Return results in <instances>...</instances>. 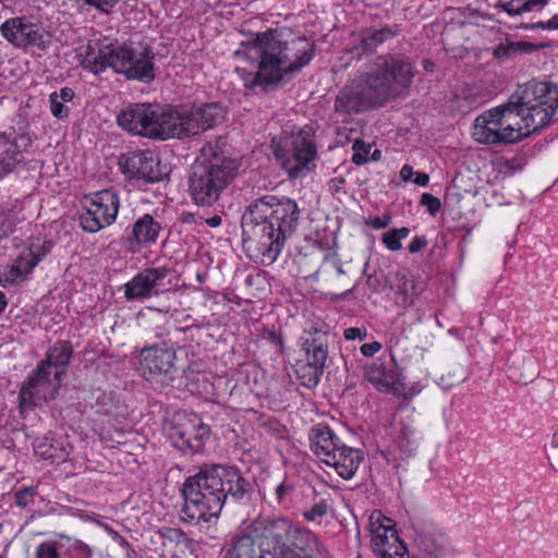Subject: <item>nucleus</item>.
I'll return each instance as SVG.
<instances>
[{
  "label": "nucleus",
  "mask_w": 558,
  "mask_h": 558,
  "mask_svg": "<svg viewBox=\"0 0 558 558\" xmlns=\"http://www.w3.org/2000/svg\"><path fill=\"white\" fill-rule=\"evenodd\" d=\"M558 108L557 86L531 81L510 96L506 104L484 111L473 125V137L487 145L512 144L546 126Z\"/></svg>",
  "instance_id": "f257e3e1"
},
{
  "label": "nucleus",
  "mask_w": 558,
  "mask_h": 558,
  "mask_svg": "<svg viewBox=\"0 0 558 558\" xmlns=\"http://www.w3.org/2000/svg\"><path fill=\"white\" fill-rule=\"evenodd\" d=\"M222 120L223 109L216 102L181 107L134 104L117 117L118 125L124 131L153 140L196 136Z\"/></svg>",
  "instance_id": "f03ea898"
},
{
  "label": "nucleus",
  "mask_w": 558,
  "mask_h": 558,
  "mask_svg": "<svg viewBox=\"0 0 558 558\" xmlns=\"http://www.w3.org/2000/svg\"><path fill=\"white\" fill-rule=\"evenodd\" d=\"M229 558H328L318 537L278 517H258L233 539Z\"/></svg>",
  "instance_id": "7ed1b4c3"
},
{
  "label": "nucleus",
  "mask_w": 558,
  "mask_h": 558,
  "mask_svg": "<svg viewBox=\"0 0 558 558\" xmlns=\"http://www.w3.org/2000/svg\"><path fill=\"white\" fill-rule=\"evenodd\" d=\"M415 76L413 62L403 56L385 54L367 64L364 72L339 92L335 110L356 113L379 108L408 94Z\"/></svg>",
  "instance_id": "20e7f679"
},
{
  "label": "nucleus",
  "mask_w": 558,
  "mask_h": 558,
  "mask_svg": "<svg viewBox=\"0 0 558 558\" xmlns=\"http://www.w3.org/2000/svg\"><path fill=\"white\" fill-rule=\"evenodd\" d=\"M314 44L281 31H269L254 40L242 43L234 56L251 64L254 72L251 85H270L284 75L299 72L311 62Z\"/></svg>",
  "instance_id": "39448f33"
},
{
  "label": "nucleus",
  "mask_w": 558,
  "mask_h": 558,
  "mask_svg": "<svg viewBox=\"0 0 558 558\" xmlns=\"http://www.w3.org/2000/svg\"><path fill=\"white\" fill-rule=\"evenodd\" d=\"M300 209L294 199L265 195L255 199L242 216L243 242L263 264L279 256L287 235L298 226Z\"/></svg>",
  "instance_id": "423d86ee"
},
{
  "label": "nucleus",
  "mask_w": 558,
  "mask_h": 558,
  "mask_svg": "<svg viewBox=\"0 0 558 558\" xmlns=\"http://www.w3.org/2000/svg\"><path fill=\"white\" fill-rule=\"evenodd\" d=\"M246 493L247 482L235 468L204 464L183 483L181 518L185 522H208L219 517L228 500L239 501Z\"/></svg>",
  "instance_id": "0eeeda50"
},
{
  "label": "nucleus",
  "mask_w": 558,
  "mask_h": 558,
  "mask_svg": "<svg viewBox=\"0 0 558 558\" xmlns=\"http://www.w3.org/2000/svg\"><path fill=\"white\" fill-rule=\"evenodd\" d=\"M238 163L222 154L203 153L191 167L189 191L192 199L210 206L235 177Z\"/></svg>",
  "instance_id": "6e6552de"
},
{
  "label": "nucleus",
  "mask_w": 558,
  "mask_h": 558,
  "mask_svg": "<svg viewBox=\"0 0 558 558\" xmlns=\"http://www.w3.org/2000/svg\"><path fill=\"white\" fill-rule=\"evenodd\" d=\"M88 50H92L90 46H88ZM151 59L153 57L148 58L145 53H137L126 44H107L99 46L97 52L87 51L82 65L94 74H99L111 68L128 78L149 83L155 78Z\"/></svg>",
  "instance_id": "1a4fd4ad"
},
{
  "label": "nucleus",
  "mask_w": 558,
  "mask_h": 558,
  "mask_svg": "<svg viewBox=\"0 0 558 558\" xmlns=\"http://www.w3.org/2000/svg\"><path fill=\"white\" fill-rule=\"evenodd\" d=\"M308 440L312 452L322 462L333 468L342 478H352L362 461L359 450L343 444L325 424L314 425L310 430Z\"/></svg>",
  "instance_id": "9d476101"
},
{
  "label": "nucleus",
  "mask_w": 558,
  "mask_h": 558,
  "mask_svg": "<svg viewBox=\"0 0 558 558\" xmlns=\"http://www.w3.org/2000/svg\"><path fill=\"white\" fill-rule=\"evenodd\" d=\"M271 147L277 161L292 180L306 177L315 168L317 148L311 128L274 138Z\"/></svg>",
  "instance_id": "9b49d317"
},
{
  "label": "nucleus",
  "mask_w": 558,
  "mask_h": 558,
  "mask_svg": "<svg viewBox=\"0 0 558 558\" xmlns=\"http://www.w3.org/2000/svg\"><path fill=\"white\" fill-rule=\"evenodd\" d=\"M120 207L118 194L112 190H102L86 196L80 223L84 231L96 233L116 221Z\"/></svg>",
  "instance_id": "f8f14e48"
},
{
  "label": "nucleus",
  "mask_w": 558,
  "mask_h": 558,
  "mask_svg": "<svg viewBox=\"0 0 558 558\" xmlns=\"http://www.w3.org/2000/svg\"><path fill=\"white\" fill-rule=\"evenodd\" d=\"M140 372L146 380L169 381L174 378L175 351L167 343L145 347L140 351Z\"/></svg>",
  "instance_id": "ddd939ff"
},
{
  "label": "nucleus",
  "mask_w": 558,
  "mask_h": 558,
  "mask_svg": "<svg viewBox=\"0 0 558 558\" xmlns=\"http://www.w3.org/2000/svg\"><path fill=\"white\" fill-rule=\"evenodd\" d=\"M369 521L372 547L379 558H409L407 546L399 538L390 518L377 511L372 513Z\"/></svg>",
  "instance_id": "4468645a"
},
{
  "label": "nucleus",
  "mask_w": 558,
  "mask_h": 558,
  "mask_svg": "<svg viewBox=\"0 0 558 558\" xmlns=\"http://www.w3.org/2000/svg\"><path fill=\"white\" fill-rule=\"evenodd\" d=\"M170 269L167 267H148L136 274L124 286V298L130 301H144L157 296L170 289L167 280Z\"/></svg>",
  "instance_id": "2eb2a0df"
},
{
  "label": "nucleus",
  "mask_w": 558,
  "mask_h": 558,
  "mask_svg": "<svg viewBox=\"0 0 558 558\" xmlns=\"http://www.w3.org/2000/svg\"><path fill=\"white\" fill-rule=\"evenodd\" d=\"M209 429L196 414L178 413L170 426L169 437L180 449L194 452L202 450Z\"/></svg>",
  "instance_id": "dca6fc26"
},
{
  "label": "nucleus",
  "mask_w": 558,
  "mask_h": 558,
  "mask_svg": "<svg viewBox=\"0 0 558 558\" xmlns=\"http://www.w3.org/2000/svg\"><path fill=\"white\" fill-rule=\"evenodd\" d=\"M33 142V136L25 131L10 129L0 132V180L25 163L24 154L32 147Z\"/></svg>",
  "instance_id": "f3484780"
},
{
  "label": "nucleus",
  "mask_w": 558,
  "mask_h": 558,
  "mask_svg": "<svg viewBox=\"0 0 558 558\" xmlns=\"http://www.w3.org/2000/svg\"><path fill=\"white\" fill-rule=\"evenodd\" d=\"M63 376V371H56L53 376L56 384L52 386L50 373L38 366L36 372L21 387L19 395L20 408L22 410L34 408L53 398Z\"/></svg>",
  "instance_id": "a211bd4d"
},
{
  "label": "nucleus",
  "mask_w": 558,
  "mask_h": 558,
  "mask_svg": "<svg viewBox=\"0 0 558 558\" xmlns=\"http://www.w3.org/2000/svg\"><path fill=\"white\" fill-rule=\"evenodd\" d=\"M0 32L16 48L37 47L44 49L46 47L41 27L26 17H12L4 21L0 26Z\"/></svg>",
  "instance_id": "6ab92c4d"
},
{
  "label": "nucleus",
  "mask_w": 558,
  "mask_h": 558,
  "mask_svg": "<svg viewBox=\"0 0 558 558\" xmlns=\"http://www.w3.org/2000/svg\"><path fill=\"white\" fill-rule=\"evenodd\" d=\"M302 348L306 353V363L300 365L296 373L303 380V385L307 387L316 386L320 380L327 361V345L317 339H305Z\"/></svg>",
  "instance_id": "aec40b11"
},
{
  "label": "nucleus",
  "mask_w": 558,
  "mask_h": 558,
  "mask_svg": "<svg viewBox=\"0 0 558 558\" xmlns=\"http://www.w3.org/2000/svg\"><path fill=\"white\" fill-rule=\"evenodd\" d=\"M123 172L130 173L131 177L143 179L147 182H157L161 178L158 169L159 161L156 155L150 150L134 151L120 162Z\"/></svg>",
  "instance_id": "412c9836"
},
{
  "label": "nucleus",
  "mask_w": 558,
  "mask_h": 558,
  "mask_svg": "<svg viewBox=\"0 0 558 558\" xmlns=\"http://www.w3.org/2000/svg\"><path fill=\"white\" fill-rule=\"evenodd\" d=\"M364 375L381 392L393 396H401L403 393V384L400 381V376L393 367H387L381 362H373L365 367Z\"/></svg>",
  "instance_id": "4be33fe9"
},
{
  "label": "nucleus",
  "mask_w": 558,
  "mask_h": 558,
  "mask_svg": "<svg viewBox=\"0 0 558 558\" xmlns=\"http://www.w3.org/2000/svg\"><path fill=\"white\" fill-rule=\"evenodd\" d=\"M391 288L397 294V302L403 307H409L423 292L424 283L418 281L409 270L401 269L393 275Z\"/></svg>",
  "instance_id": "5701e85b"
},
{
  "label": "nucleus",
  "mask_w": 558,
  "mask_h": 558,
  "mask_svg": "<svg viewBox=\"0 0 558 558\" xmlns=\"http://www.w3.org/2000/svg\"><path fill=\"white\" fill-rule=\"evenodd\" d=\"M160 231L161 226L153 216L143 215L134 222L131 233L125 236V243L130 246L153 245L157 242Z\"/></svg>",
  "instance_id": "b1692460"
},
{
  "label": "nucleus",
  "mask_w": 558,
  "mask_h": 558,
  "mask_svg": "<svg viewBox=\"0 0 558 558\" xmlns=\"http://www.w3.org/2000/svg\"><path fill=\"white\" fill-rule=\"evenodd\" d=\"M27 225V218L21 205L0 207V240L22 231Z\"/></svg>",
  "instance_id": "393cba45"
},
{
  "label": "nucleus",
  "mask_w": 558,
  "mask_h": 558,
  "mask_svg": "<svg viewBox=\"0 0 558 558\" xmlns=\"http://www.w3.org/2000/svg\"><path fill=\"white\" fill-rule=\"evenodd\" d=\"M73 353V348L68 341H59L47 352L46 359L38 365L51 374V367L63 371L68 366Z\"/></svg>",
  "instance_id": "a878e982"
},
{
  "label": "nucleus",
  "mask_w": 558,
  "mask_h": 558,
  "mask_svg": "<svg viewBox=\"0 0 558 558\" xmlns=\"http://www.w3.org/2000/svg\"><path fill=\"white\" fill-rule=\"evenodd\" d=\"M537 374L533 356L514 357L509 366V378L518 384L527 385L537 377Z\"/></svg>",
  "instance_id": "bb28decb"
},
{
  "label": "nucleus",
  "mask_w": 558,
  "mask_h": 558,
  "mask_svg": "<svg viewBox=\"0 0 558 558\" xmlns=\"http://www.w3.org/2000/svg\"><path fill=\"white\" fill-rule=\"evenodd\" d=\"M40 259L41 256L35 253L32 248L22 252L10 267L7 275V280L11 282L24 280Z\"/></svg>",
  "instance_id": "cd10ccee"
},
{
  "label": "nucleus",
  "mask_w": 558,
  "mask_h": 558,
  "mask_svg": "<svg viewBox=\"0 0 558 558\" xmlns=\"http://www.w3.org/2000/svg\"><path fill=\"white\" fill-rule=\"evenodd\" d=\"M548 3V0H499L496 9H500L509 15H520L525 12H531L535 7L543 9Z\"/></svg>",
  "instance_id": "c85d7f7f"
},
{
  "label": "nucleus",
  "mask_w": 558,
  "mask_h": 558,
  "mask_svg": "<svg viewBox=\"0 0 558 558\" xmlns=\"http://www.w3.org/2000/svg\"><path fill=\"white\" fill-rule=\"evenodd\" d=\"M396 445L404 458L413 457L418 447L414 428L410 425L402 424L396 438Z\"/></svg>",
  "instance_id": "c756f323"
},
{
  "label": "nucleus",
  "mask_w": 558,
  "mask_h": 558,
  "mask_svg": "<svg viewBox=\"0 0 558 558\" xmlns=\"http://www.w3.org/2000/svg\"><path fill=\"white\" fill-rule=\"evenodd\" d=\"M396 35V32L388 26L381 27V28H374L369 29L364 33L361 44L364 49L373 50L380 44L385 43L386 40L392 38Z\"/></svg>",
  "instance_id": "7c9ffc66"
},
{
  "label": "nucleus",
  "mask_w": 558,
  "mask_h": 558,
  "mask_svg": "<svg viewBox=\"0 0 558 558\" xmlns=\"http://www.w3.org/2000/svg\"><path fill=\"white\" fill-rule=\"evenodd\" d=\"M409 233L410 229L407 227L392 229L383 234V243L389 251H399L402 247L401 240L405 239L409 235Z\"/></svg>",
  "instance_id": "2f4dec72"
},
{
  "label": "nucleus",
  "mask_w": 558,
  "mask_h": 558,
  "mask_svg": "<svg viewBox=\"0 0 558 558\" xmlns=\"http://www.w3.org/2000/svg\"><path fill=\"white\" fill-rule=\"evenodd\" d=\"M328 504L325 500H320L319 502H316L303 513L305 520L307 521H315L317 519H320L325 517L328 512Z\"/></svg>",
  "instance_id": "473e14b6"
},
{
  "label": "nucleus",
  "mask_w": 558,
  "mask_h": 558,
  "mask_svg": "<svg viewBox=\"0 0 558 558\" xmlns=\"http://www.w3.org/2000/svg\"><path fill=\"white\" fill-rule=\"evenodd\" d=\"M353 149L354 154L352 157V161L359 166L364 165L368 160L367 155L369 153L371 146L365 145V143L361 141H355V143L353 144Z\"/></svg>",
  "instance_id": "72a5a7b5"
},
{
  "label": "nucleus",
  "mask_w": 558,
  "mask_h": 558,
  "mask_svg": "<svg viewBox=\"0 0 558 558\" xmlns=\"http://www.w3.org/2000/svg\"><path fill=\"white\" fill-rule=\"evenodd\" d=\"M49 98L50 110L56 118L62 119L69 116V108L63 105L62 100L58 99L57 93H52Z\"/></svg>",
  "instance_id": "f704fd0d"
},
{
  "label": "nucleus",
  "mask_w": 558,
  "mask_h": 558,
  "mask_svg": "<svg viewBox=\"0 0 558 558\" xmlns=\"http://www.w3.org/2000/svg\"><path fill=\"white\" fill-rule=\"evenodd\" d=\"M421 205L425 206L432 216H435L440 207V201L432 194L424 193L421 197Z\"/></svg>",
  "instance_id": "c9c22d12"
},
{
  "label": "nucleus",
  "mask_w": 558,
  "mask_h": 558,
  "mask_svg": "<svg viewBox=\"0 0 558 558\" xmlns=\"http://www.w3.org/2000/svg\"><path fill=\"white\" fill-rule=\"evenodd\" d=\"M66 539L70 542L69 548L77 553L81 558H89L92 556L90 547L81 539L71 537H66Z\"/></svg>",
  "instance_id": "e433bc0d"
},
{
  "label": "nucleus",
  "mask_w": 558,
  "mask_h": 558,
  "mask_svg": "<svg viewBox=\"0 0 558 558\" xmlns=\"http://www.w3.org/2000/svg\"><path fill=\"white\" fill-rule=\"evenodd\" d=\"M524 29H534V28H542V29H548V31H555L558 29V14L554 15L550 20L546 22H537L533 24H526L523 26Z\"/></svg>",
  "instance_id": "4c0bfd02"
},
{
  "label": "nucleus",
  "mask_w": 558,
  "mask_h": 558,
  "mask_svg": "<svg viewBox=\"0 0 558 558\" xmlns=\"http://www.w3.org/2000/svg\"><path fill=\"white\" fill-rule=\"evenodd\" d=\"M160 534L162 537H165L171 542H174V543H180L184 536V534L181 530L172 529V527H163L160 531Z\"/></svg>",
  "instance_id": "58836bf2"
},
{
  "label": "nucleus",
  "mask_w": 558,
  "mask_h": 558,
  "mask_svg": "<svg viewBox=\"0 0 558 558\" xmlns=\"http://www.w3.org/2000/svg\"><path fill=\"white\" fill-rule=\"evenodd\" d=\"M427 246V240L424 236H414L408 246L410 253H418Z\"/></svg>",
  "instance_id": "ea45409f"
},
{
  "label": "nucleus",
  "mask_w": 558,
  "mask_h": 558,
  "mask_svg": "<svg viewBox=\"0 0 558 558\" xmlns=\"http://www.w3.org/2000/svg\"><path fill=\"white\" fill-rule=\"evenodd\" d=\"M37 554L38 558H58V553L51 545H40Z\"/></svg>",
  "instance_id": "a19ab883"
},
{
  "label": "nucleus",
  "mask_w": 558,
  "mask_h": 558,
  "mask_svg": "<svg viewBox=\"0 0 558 558\" xmlns=\"http://www.w3.org/2000/svg\"><path fill=\"white\" fill-rule=\"evenodd\" d=\"M381 349V344L377 341L371 342V343H364L361 347V352L365 356H373Z\"/></svg>",
  "instance_id": "79ce46f5"
},
{
  "label": "nucleus",
  "mask_w": 558,
  "mask_h": 558,
  "mask_svg": "<svg viewBox=\"0 0 558 558\" xmlns=\"http://www.w3.org/2000/svg\"><path fill=\"white\" fill-rule=\"evenodd\" d=\"M366 336V332L362 331L360 328L351 327L347 328L344 330V338L347 340H354V339H363Z\"/></svg>",
  "instance_id": "37998d69"
},
{
  "label": "nucleus",
  "mask_w": 558,
  "mask_h": 558,
  "mask_svg": "<svg viewBox=\"0 0 558 558\" xmlns=\"http://www.w3.org/2000/svg\"><path fill=\"white\" fill-rule=\"evenodd\" d=\"M57 97L63 102H69L74 98V92L70 87H63L60 89V93H57Z\"/></svg>",
  "instance_id": "c03bdc74"
},
{
  "label": "nucleus",
  "mask_w": 558,
  "mask_h": 558,
  "mask_svg": "<svg viewBox=\"0 0 558 558\" xmlns=\"http://www.w3.org/2000/svg\"><path fill=\"white\" fill-rule=\"evenodd\" d=\"M324 260H325V262H329V260H330V262L333 264V266H335V268L337 269V272H338L339 275H343V274H344V270H343V268H342L341 263H340L336 257H333V256H331V255L327 254V255H325Z\"/></svg>",
  "instance_id": "a18cd8bd"
},
{
  "label": "nucleus",
  "mask_w": 558,
  "mask_h": 558,
  "mask_svg": "<svg viewBox=\"0 0 558 558\" xmlns=\"http://www.w3.org/2000/svg\"><path fill=\"white\" fill-rule=\"evenodd\" d=\"M414 171H413V168L411 166H403L400 170V178L403 180V181H409L411 179V177L413 175Z\"/></svg>",
  "instance_id": "49530a36"
},
{
  "label": "nucleus",
  "mask_w": 558,
  "mask_h": 558,
  "mask_svg": "<svg viewBox=\"0 0 558 558\" xmlns=\"http://www.w3.org/2000/svg\"><path fill=\"white\" fill-rule=\"evenodd\" d=\"M428 181H429V177L428 174L426 173H417L415 179H414V183L418 186H425L428 184Z\"/></svg>",
  "instance_id": "de8ad7c7"
},
{
  "label": "nucleus",
  "mask_w": 558,
  "mask_h": 558,
  "mask_svg": "<svg viewBox=\"0 0 558 558\" xmlns=\"http://www.w3.org/2000/svg\"><path fill=\"white\" fill-rule=\"evenodd\" d=\"M389 223V218H387L386 220H381L379 217H375L373 220H372V226L374 229H383V228H386Z\"/></svg>",
  "instance_id": "09e8293b"
},
{
  "label": "nucleus",
  "mask_w": 558,
  "mask_h": 558,
  "mask_svg": "<svg viewBox=\"0 0 558 558\" xmlns=\"http://www.w3.org/2000/svg\"><path fill=\"white\" fill-rule=\"evenodd\" d=\"M206 223L211 228H216L221 225V217L218 215L211 216L206 220Z\"/></svg>",
  "instance_id": "8fccbe9b"
},
{
  "label": "nucleus",
  "mask_w": 558,
  "mask_h": 558,
  "mask_svg": "<svg viewBox=\"0 0 558 558\" xmlns=\"http://www.w3.org/2000/svg\"><path fill=\"white\" fill-rule=\"evenodd\" d=\"M86 4L93 5L95 8H102V5L107 4L106 0H83Z\"/></svg>",
  "instance_id": "3c124183"
},
{
  "label": "nucleus",
  "mask_w": 558,
  "mask_h": 558,
  "mask_svg": "<svg viewBox=\"0 0 558 558\" xmlns=\"http://www.w3.org/2000/svg\"><path fill=\"white\" fill-rule=\"evenodd\" d=\"M286 493H287V487L283 483H281L280 485L277 486L276 494H277L278 499H282L284 497Z\"/></svg>",
  "instance_id": "603ef678"
},
{
  "label": "nucleus",
  "mask_w": 558,
  "mask_h": 558,
  "mask_svg": "<svg viewBox=\"0 0 558 558\" xmlns=\"http://www.w3.org/2000/svg\"><path fill=\"white\" fill-rule=\"evenodd\" d=\"M27 495L26 492H19L16 493V504L19 506H25L26 502L24 501V497Z\"/></svg>",
  "instance_id": "864d4df0"
},
{
  "label": "nucleus",
  "mask_w": 558,
  "mask_h": 558,
  "mask_svg": "<svg viewBox=\"0 0 558 558\" xmlns=\"http://www.w3.org/2000/svg\"><path fill=\"white\" fill-rule=\"evenodd\" d=\"M5 307H7V299H5L4 293H2L0 291V314L4 311Z\"/></svg>",
  "instance_id": "5fc2aeb1"
},
{
  "label": "nucleus",
  "mask_w": 558,
  "mask_h": 558,
  "mask_svg": "<svg viewBox=\"0 0 558 558\" xmlns=\"http://www.w3.org/2000/svg\"><path fill=\"white\" fill-rule=\"evenodd\" d=\"M398 343H399L398 338H396L393 335H391V336L389 337V340H388V345H389V348H390V349H393L395 347H397V345H398Z\"/></svg>",
  "instance_id": "6e6d98bb"
},
{
  "label": "nucleus",
  "mask_w": 558,
  "mask_h": 558,
  "mask_svg": "<svg viewBox=\"0 0 558 558\" xmlns=\"http://www.w3.org/2000/svg\"><path fill=\"white\" fill-rule=\"evenodd\" d=\"M551 445L558 448V430L553 435Z\"/></svg>",
  "instance_id": "4d7b16f0"
},
{
  "label": "nucleus",
  "mask_w": 558,
  "mask_h": 558,
  "mask_svg": "<svg viewBox=\"0 0 558 558\" xmlns=\"http://www.w3.org/2000/svg\"><path fill=\"white\" fill-rule=\"evenodd\" d=\"M501 52H506V49L501 46H499L496 51H495V54L500 57L501 56Z\"/></svg>",
  "instance_id": "13d9d810"
},
{
  "label": "nucleus",
  "mask_w": 558,
  "mask_h": 558,
  "mask_svg": "<svg viewBox=\"0 0 558 558\" xmlns=\"http://www.w3.org/2000/svg\"><path fill=\"white\" fill-rule=\"evenodd\" d=\"M377 154H379V151H375V153H374V156H373V158H374V159H376Z\"/></svg>",
  "instance_id": "bf43d9fd"
}]
</instances>
